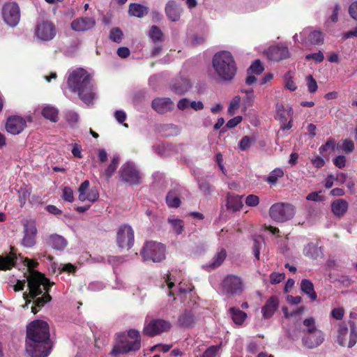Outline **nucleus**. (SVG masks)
<instances>
[{"label":"nucleus","mask_w":357,"mask_h":357,"mask_svg":"<svg viewBox=\"0 0 357 357\" xmlns=\"http://www.w3.org/2000/svg\"><path fill=\"white\" fill-rule=\"evenodd\" d=\"M24 262L29 270V275L27 278L29 293L25 292L23 294V298L26 301V303L22 307H25L30 303L31 300L29 298H35L44 291L45 293L41 297L37 298L34 301V305L31 307V312L36 314L46 303L51 300V297L47 292L52 284L40 273L33 270L38 264L36 261L26 258Z\"/></svg>","instance_id":"obj_1"},{"label":"nucleus","mask_w":357,"mask_h":357,"mask_svg":"<svg viewBox=\"0 0 357 357\" xmlns=\"http://www.w3.org/2000/svg\"><path fill=\"white\" fill-rule=\"evenodd\" d=\"M52 349L49 326L46 321L36 320L27 327L26 351L31 357H47Z\"/></svg>","instance_id":"obj_2"},{"label":"nucleus","mask_w":357,"mask_h":357,"mask_svg":"<svg viewBox=\"0 0 357 357\" xmlns=\"http://www.w3.org/2000/svg\"><path fill=\"white\" fill-rule=\"evenodd\" d=\"M68 85L74 92H77L80 99L87 105H93L96 97L93 85L90 75L83 68L72 70L68 77Z\"/></svg>","instance_id":"obj_3"},{"label":"nucleus","mask_w":357,"mask_h":357,"mask_svg":"<svg viewBox=\"0 0 357 357\" xmlns=\"http://www.w3.org/2000/svg\"><path fill=\"white\" fill-rule=\"evenodd\" d=\"M141 348V335L138 331L130 329L127 333L116 334L115 343L110 354L113 357L138 351Z\"/></svg>","instance_id":"obj_4"},{"label":"nucleus","mask_w":357,"mask_h":357,"mask_svg":"<svg viewBox=\"0 0 357 357\" xmlns=\"http://www.w3.org/2000/svg\"><path fill=\"white\" fill-rule=\"evenodd\" d=\"M212 66L218 79L222 81H231L236 73V65L231 54L228 51H221L215 54Z\"/></svg>","instance_id":"obj_5"},{"label":"nucleus","mask_w":357,"mask_h":357,"mask_svg":"<svg viewBox=\"0 0 357 357\" xmlns=\"http://www.w3.org/2000/svg\"><path fill=\"white\" fill-rule=\"evenodd\" d=\"M141 255L144 261L159 262L165 257V247L163 244L153 241L147 242L143 247Z\"/></svg>","instance_id":"obj_6"},{"label":"nucleus","mask_w":357,"mask_h":357,"mask_svg":"<svg viewBox=\"0 0 357 357\" xmlns=\"http://www.w3.org/2000/svg\"><path fill=\"white\" fill-rule=\"evenodd\" d=\"M295 213L294 208L289 204L276 203L269 209V215L274 221L284 222L291 219Z\"/></svg>","instance_id":"obj_7"},{"label":"nucleus","mask_w":357,"mask_h":357,"mask_svg":"<svg viewBox=\"0 0 357 357\" xmlns=\"http://www.w3.org/2000/svg\"><path fill=\"white\" fill-rule=\"evenodd\" d=\"M298 36L301 43L305 45H321L324 41V33L320 31L313 29L312 27L304 29L299 35L295 34L294 36L295 43L298 41Z\"/></svg>","instance_id":"obj_8"},{"label":"nucleus","mask_w":357,"mask_h":357,"mask_svg":"<svg viewBox=\"0 0 357 357\" xmlns=\"http://www.w3.org/2000/svg\"><path fill=\"white\" fill-rule=\"evenodd\" d=\"M120 178L124 183L137 185L140 183L141 173L133 162L123 164L120 169Z\"/></svg>","instance_id":"obj_9"},{"label":"nucleus","mask_w":357,"mask_h":357,"mask_svg":"<svg viewBox=\"0 0 357 357\" xmlns=\"http://www.w3.org/2000/svg\"><path fill=\"white\" fill-rule=\"evenodd\" d=\"M56 33V27L50 21H42L35 28V36L40 41H50L54 38Z\"/></svg>","instance_id":"obj_10"},{"label":"nucleus","mask_w":357,"mask_h":357,"mask_svg":"<svg viewBox=\"0 0 357 357\" xmlns=\"http://www.w3.org/2000/svg\"><path fill=\"white\" fill-rule=\"evenodd\" d=\"M4 22L11 27L16 26L20 20V8L14 2L6 3L2 8Z\"/></svg>","instance_id":"obj_11"},{"label":"nucleus","mask_w":357,"mask_h":357,"mask_svg":"<svg viewBox=\"0 0 357 357\" xmlns=\"http://www.w3.org/2000/svg\"><path fill=\"white\" fill-rule=\"evenodd\" d=\"M222 289L228 296L238 294L243 291L242 280L236 275H229L223 280Z\"/></svg>","instance_id":"obj_12"},{"label":"nucleus","mask_w":357,"mask_h":357,"mask_svg":"<svg viewBox=\"0 0 357 357\" xmlns=\"http://www.w3.org/2000/svg\"><path fill=\"white\" fill-rule=\"evenodd\" d=\"M172 328L169 321L164 319H153L146 323L144 327V334L149 336H155L164 332H167Z\"/></svg>","instance_id":"obj_13"},{"label":"nucleus","mask_w":357,"mask_h":357,"mask_svg":"<svg viewBox=\"0 0 357 357\" xmlns=\"http://www.w3.org/2000/svg\"><path fill=\"white\" fill-rule=\"evenodd\" d=\"M116 242L119 248L129 250L134 243V231L128 225L121 226L117 231Z\"/></svg>","instance_id":"obj_14"},{"label":"nucleus","mask_w":357,"mask_h":357,"mask_svg":"<svg viewBox=\"0 0 357 357\" xmlns=\"http://www.w3.org/2000/svg\"><path fill=\"white\" fill-rule=\"evenodd\" d=\"M337 341L342 346H347L349 348L352 347L357 342L356 328L351 326L349 333L347 327L341 324L338 329Z\"/></svg>","instance_id":"obj_15"},{"label":"nucleus","mask_w":357,"mask_h":357,"mask_svg":"<svg viewBox=\"0 0 357 357\" xmlns=\"http://www.w3.org/2000/svg\"><path fill=\"white\" fill-rule=\"evenodd\" d=\"M89 181H84L79 186V200L81 202L89 201L94 202L99 197V193L96 188H89Z\"/></svg>","instance_id":"obj_16"},{"label":"nucleus","mask_w":357,"mask_h":357,"mask_svg":"<svg viewBox=\"0 0 357 357\" xmlns=\"http://www.w3.org/2000/svg\"><path fill=\"white\" fill-rule=\"evenodd\" d=\"M96 25L93 17L84 16L75 19L70 24L71 29L77 32H84L92 29Z\"/></svg>","instance_id":"obj_17"},{"label":"nucleus","mask_w":357,"mask_h":357,"mask_svg":"<svg viewBox=\"0 0 357 357\" xmlns=\"http://www.w3.org/2000/svg\"><path fill=\"white\" fill-rule=\"evenodd\" d=\"M26 126V121L20 116H10L6 121V130L12 135L20 134Z\"/></svg>","instance_id":"obj_18"},{"label":"nucleus","mask_w":357,"mask_h":357,"mask_svg":"<svg viewBox=\"0 0 357 357\" xmlns=\"http://www.w3.org/2000/svg\"><path fill=\"white\" fill-rule=\"evenodd\" d=\"M37 229L33 222H27L24 224V237L22 244L27 248L33 246L36 243Z\"/></svg>","instance_id":"obj_19"},{"label":"nucleus","mask_w":357,"mask_h":357,"mask_svg":"<svg viewBox=\"0 0 357 357\" xmlns=\"http://www.w3.org/2000/svg\"><path fill=\"white\" fill-rule=\"evenodd\" d=\"M292 114L291 108L284 109L283 106L277 109V119L281 121L280 128L282 130L290 129L292 127Z\"/></svg>","instance_id":"obj_20"},{"label":"nucleus","mask_w":357,"mask_h":357,"mask_svg":"<svg viewBox=\"0 0 357 357\" xmlns=\"http://www.w3.org/2000/svg\"><path fill=\"white\" fill-rule=\"evenodd\" d=\"M152 107L159 114H165L174 109V102L169 98H157L152 101Z\"/></svg>","instance_id":"obj_21"},{"label":"nucleus","mask_w":357,"mask_h":357,"mask_svg":"<svg viewBox=\"0 0 357 357\" xmlns=\"http://www.w3.org/2000/svg\"><path fill=\"white\" fill-rule=\"evenodd\" d=\"M324 340V335L322 331H316L309 334H305L303 337V342L305 346L312 349L320 345Z\"/></svg>","instance_id":"obj_22"},{"label":"nucleus","mask_w":357,"mask_h":357,"mask_svg":"<svg viewBox=\"0 0 357 357\" xmlns=\"http://www.w3.org/2000/svg\"><path fill=\"white\" fill-rule=\"evenodd\" d=\"M267 55L271 60L280 61L289 57V52L287 47L274 46L268 50Z\"/></svg>","instance_id":"obj_23"},{"label":"nucleus","mask_w":357,"mask_h":357,"mask_svg":"<svg viewBox=\"0 0 357 357\" xmlns=\"http://www.w3.org/2000/svg\"><path fill=\"white\" fill-rule=\"evenodd\" d=\"M279 306V301L278 297L273 296L268 299L266 304L261 308V312L264 319L271 318Z\"/></svg>","instance_id":"obj_24"},{"label":"nucleus","mask_w":357,"mask_h":357,"mask_svg":"<svg viewBox=\"0 0 357 357\" xmlns=\"http://www.w3.org/2000/svg\"><path fill=\"white\" fill-rule=\"evenodd\" d=\"M196 320L195 316L191 311L185 310L179 315L177 325L184 328H192L195 324Z\"/></svg>","instance_id":"obj_25"},{"label":"nucleus","mask_w":357,"mask_h":357,"mask_svg":"<svg viewBox=\"0 0 357 357\" xmlns=\"http://www.w3.org/2000/svg\"><path fill=\"white\" fill-rule=\"evenodd\" d=\"M182 8L174 1H168L165 6V13L168 18L172 22L179 20Z\"/></svg>","instance_id":"obj_26"},{"label":"nucleus","mask_w":357,"mask_h":357,"mask_svg":"<svg viewBox=\"0 0 357 357\" xmlns=\"http://www.w3.org/2000/svg\"><path fill=\"white\" fill-rule=\"evenodd\" d=\"M47 244L56 250H63L67 246V241L61 236L52 234L47 239Z\"/></svg>","instance_id":"obj_27"},{"label":"nucleus","mask_w":357,"mask_h":357,"mask_svg":"<svg viewBox=\"0 0 357 357\" xmlns=\"http://www.w3.org/2000/svg\"><path fill=\"white\" fill-rule=\"evenodd\" d=\"M191 88V83L188 78L176 79L172 87V90L176 94L181 95L187 92Z\"/></svg>","instance_id":"obj_28"},{"label":"nucleus","mask_w":357,"mask_h":357,"mask_svg":"<svg viewBox=\"0 0 357 357\" xmlns=\"http://www.w3.org/2000/svg\"><path fill=\"white\" fill-rule=\"evenodd\" d=\"M149 13V8L139 3H130L128 9V14L130 16L143 17Z\"/></svg>","instance_id":"obj_29"},{"label":"nucleus","mask_w":357,"mask_h":357,"mask_svg":"<svg viewBox=\"0 0 357 357\" xmlns=\"http://www.w3.org/2000/svg\"><path fill=\"white\" fill-rule=\"evenodd\" d=\"M180 189L170 190L166 196V202L170 208H177L181 204Z\"/></svg>","instance_id":"obj_30"},{"label":"nucleus","mask_w":357,"mask_h":357,"mask_svg":"<svg viewBox=\"0 0 357 357\" xmlns=\"http://www.w3.org/2000/svg\"><path fill=\"white\" fill-rule=\"evenodd\" d=\"M301 289L312 301H315L317 298V294L314 289L313 283L307 279H303L301 282Z\"/></svg>","instance_id":"obj_31"},{"label":"nucleus","mask_w":357,"mask_h":357,"mask_svg":"<svg viewBox=\"0 0 357 357\" xmlns=\"http://www.w3.org/2000/svg\"><path fill=\"white\" fill-rule=\"evenodd\" d=\"M333 213L337 216L343 215L348 208V203L344 199H337L331 204Z\"/></svg>","instance_id":"obj_32"},{"label":"nucleus","mask_w":357,"mask_h":357,"mask_svg":"<svg viewBox=\"0 0 357 357\" xmlns=\"http://www.w3.org/2000/svg\"><path fill=\"white\" fill-rule=\"evenodd\" d=\"M167 222L170 225L171 230L176 235H180L184 229V222L182 220L174 216L169 217Z\"/></svg>","instance_id":"obj_33"},{"label":"nucleus","mask_w":357,"mask_h":357,"mask_svg":"<svg viewBox=\"0 0 357 357\" xmlns=\"http://www.w3.org/2000/svg\"><path fill=\"white\" fill-rule=\"evenodd\" d=\"M243 206L242 197L228 195L227 206L228 208L231 209L233 211H239Z\"/></svg>","instance_id":"obj_34"},{"label":"nucleus","mask_w":357,"mask_h":357,"mask_svg":"<svg viewBox=\"0 0 357 357\" xmlns=\"http://www.w3.org/2000/svg\"><path fill=\"white\" fill-rule=\"evenodd\" d=\"M305 255L312 259H317L322 255L321 248L314 243L307 244L303 250Z\"/></svg>","instance_id":"obj_35"},{"label":"nucleus","mask_w":357,"mask_h":357,"mask_svg":"<svg viewBox=\"0 0 357 357\" xmlns=\"http://www.w3.org/2000/svg\"><path fill=\"white\" fill-rule=\"evenodd\" d=\"M226 256V251L224 249L220 250L215 255L211 262L208 265V267L211 269H215L220 266L225 259Z\"/></svg>","instance_id":"obj_36"},{"label":"nucleus","mask_w":357,"mask_h":357,"mask_svg":"<svg viewBox=\"0 0 357 357\" xmlns=\"http://www.w3.org/2000/svg\"><path fill=\"white\" fill-rule=\"evenodd\" d=\"M231 317L236 324L241 325L247 317V314L237 308L229 309Z\"/></svg>","instance_id":"obj_37"},{"label":"nucleus","mask_w":357,"mask_h":357,"mask_svg":"<svg viewBox=\"0 0 357 357\" xmlns=\"http://www.w3.org/2000/svg\"><path fill=\"white\" fill-rule=\"evenodd\" d=\"M17 257L11 253L6 257L0 256V270L10 269L15 264Z\"/></svg>","instance_id":"obj_38"},{"label":"nucleus","mask_w":357,"mask_h":357,"mask_svg":"<svg viewBox=\"0 0 357 357\" xmlns=\"http://www.w3.org/2000/svg\"><path fill=\"white\" fill-rule=\"evenodd\" d=\"M42 115L51 121L56 122L58 119V110L51 106H46L42 110Z\"/></svg>","instance_id":"obj_39"},{"label":"nucleus","mask_w":357,"mask_h":357,"mask_svg":"<svg viewBox=\"0 0 357 357\" xmlns=\"http://www.w3.org/2000/svg\"><path fill=\"white\" fill-rule=\"evenodd\" d=\"M119 163V156L116 155H114L110 164L107 166L106 169L104 172V175L107 177V178H109L115 171L117 169V167Z\"/></svg>","instance_id":"obj_40"},{"label":"nucleus","mask_w":357,"mask_h":357,"mask_svg":"<svg viewBox=\"0 0 357 357\" xmlns=\"http://www.w3.org/2000/svg\"><path fill=\"white\" fill-rule=\"evenodd\" d=\"M284 172L280 168H275L270 172L268 176L265 178V181L270 184H275L279 178L282 177Z\"/></svg>","instance_id":"obj_41"},{"label":"nucleus","mask_w":357,"mask_h":357,"mask_svg":"<svg viewBox=\"0 0 357 357\" xmlns=\"http://www.w3.org/2000/svg\"><path fill=\"white\" fill-rule=\"evenodd\" d=\"M303 326L305 327V329L304 330L305 334H309L314 332L316 333V331H321L317 327L315 320L312 317L305 319L303 321Z\"/></svg>","instance_id":"obj_42"},{"label":"nucleus","mask_w":357,"mask_h":357,"mask_svg":"<svg viewBox=\"0 0 357 357\" xmlns=\"http://www.w3.org/2000/svg\"><path fill=\"white\" fill-rule=\"evenodd\" d=\"M284 86L290 91H295L297 89V85L289 72L284 76Z\"/></svg>","instance_id":"obj_43"},{"label":"nucleus","mask_w":357,"mask_h":357,"mask_svg":"<svg viewBox=\"0 0 357 357\" xmlns=\"http://www.w3.org/2000/svg\"><path fill=\"white\" fill-rule=\"evenodd\" d=\"M221 344L209 347L203 353L202 357H218L220 355Z\"/></svg>","instance_id":"obj_44"},{"label":"nucleus","mask_w":357,"mask_h":357,"mask_svg":"<svg viewBox=\"0 0 357 357\" xmlns=\"http://www.w3.org/2000/svg\"><path fill=\"white\" fill-rule=\"evenodd\" d=\"M264 244V240L261 236L254 238L253 253L257 259H259L260 250Z\"/></svg>","instance_id":"obj_45"},{"label":"nucleus","mask_w":357,"mask_h":357,"mask_svg":"<svg viewBox=\"0 0 357 357\" xmlns=\"http://www.w3.org/2000/svg\"><path fill=\"white\" fill-rule=\"evenodd\" d=\"M255 142V138H251L248 136H244L238 143L239 149L243 151H247L254 143Z\"/></svg>","instance_id":"obj_46"},{"label":"nucleus","mask_w":357,"mask_h":357,"mask_svg":"<svg viewBox=\"0 0 357 357\" xmlns=\"http://www.w3.org/2000/svg\"><path fill=\"white\" fill-rule=\"evenodd\" d=\"M240 102H241V97L240 96H236L232 98V100H231V102L229 103L228 109H227V112L229 115L232 116L236 112V111L239 108Z\"/></svg>","instance_id":"obj_47"},{"label":"nucleus","mask_w":357,"mask_h":357,"mask_svg":"<svg viewBox=\"0 0 357 357\" xmlns=\"http://www.w3.org/2000/svg\"><path fill=\"white\" fill-rule=\"evenodd\" d=\"M149 37L153 41H162L163 34L160 29L156 26H152L149 31Z\"/></svg>","instance_id":"obj_48"},{"label":"nucleus","mask_w":357,"mask_h":357,"mask_svg":"<svg viewBox=\"0 0 357 357\" xmlns=\"http://www.w3.org/2000/svg\"><path fill=\"white\" fill-rule=\"evenodd\" d=\"M264 70V67L259 60H255L248 69V73L259 75Z\"/></svg>","instance_id":"obj_49"},{"label":"nucleus","mask_w":357,"mask_h":357,"mask_svg":"<svg viewBox=\"0 0 357 357\" xmlns=\"http://www.w3.org/2000/svg\"><path fill=\"white\" fill-rule=\"evenodd\" d=\"M305 82L308 92L314 93L318 89L317 81L310 75L306 77Z\"/></svg>","instance_id":"obj_50"},{"label":"nucleus","mask_w":357,"mask_h":357,"mask_svg":"<svg viewBox=\"0 0 357 357\" xmlns=\"http://www.w3.org/2000/svg\"><path fill=\"white\" fill-rule=\"evenodd\" d=\"M123 33L119 28H113L109 33V38L115 42L119 43L121 41Z\"/></svg>","instance_id":"obj_51"},{"label":"nucleus","mask_w":357,"mask_h":357,"mask_svg":"<svg viewBox=\"0 0 357 357\" xmlns=\"http://www.w3.org/2000/svg\"><path fill=\"white\" fill-rule=\"evenodd\" d=\"M241 92L245 94V102L248 105H252L255 100L254 91L252 89H241Z\"/></svg>","instance_id":"obj_52"},{"label":"nucleus","mask_w":357,"mask_h":357,"mask_svg":"<svg viewBox=\"0 0 357 357\" xmlns=\"http://www.w3.org/2000/svg\"><path fill=\"white\" fill-rule=\"evenodd\" d=\"M335 147V142L334 139L330 138L327 140L325 144L320 146L319 151L321 154H324L328 150H334Z\"/></svg>","instance_id":"obj_53"},{"label":"nucleus","mask_w":357,"mask_h":357,"mask_svg":"<svg viewBox=\"0 0 357 357\" xmlns=\"http://www.w3.org/2000/svg\"><path fill=\"white\" fill-rule=\"evenodd\" d=\"M245 203L250 207H255L259 204V197L255 195H249L246 197Z\"/></svg>","instance_id":"obj_54"},{"label":"nucleus","mask_w":357,"mask_h":357,"mask_svg":"<svg viewBox=\"0 0 357 357\" xmlns=\"http://www.w3.org/2000/svg\"><path fill=\"white\" fill-rule=\"evenodd\" d=\"M285 278L284 273H272L270 275V282L272 284H276L281 282Z\"/></svg>","instance_id":"obj_55"},{"label":"nucleus","mask_w":357,"mask_h":357,"mask_svg":"<svg viewBox=\"0 0 357 357\" xmlns=\"http://www.w3.org/2000/svg\"><path fill=\"white\" fill-rule=\"evenodd\" d=\"M175 274L176 272H171L169 275H167V278L165 279V282L169 289H172L174 286V283L178 282Z\"/></svg>","instance_id":"obj_56"},{"label":"nucleus","mask_w":357,"mask_h":357,"mask_svg":"<svg viewBox=\"0 0 357 357\" xmlns=\"http://www.w3.org/2000/svg\"><path fill=\"white\" fill-rule=\"evenodd\" d=\"M305 59L307 60L313 59L317 63H321L324 59V56L323 53L321 51H319L318 52L313 53V54H309L305 56Z\"/></svg>","instance_id":"obj_57"},{"label":"nucleus","mask_w":357,"mask_h":357,"mask_svg":"<svg viewBox=\"0 0 357 357\" xmlns=\"http://www.w3.org/2000/svg\"><path fill=\"white\" fill-rule=\"evenodd\" d=\"M63 199L68 202H72L74 199L73 190L69 187H65L63 190Z\"/></svg>","instance_id":"obj_58"},{"label":"nucleus","mask_w":357,"mask_h":357,"mask_svg":"<svg viewBox=\"0 0 357 357\" xmlns=\"http://www.w3.org/2000/svg\"><path fill=\"white\" fill-rule=\"evenodd\" d=\"M342 149L346 153H351L354 149V144L350 139H345L342 142Z\"/></svg>","instance_id":"obj_59"},{"label":"nucleus","mask_w":357,"mask_h":357,"mask_svg":"<svg viewBox=\"0 0 357 357\" xmlns=\"http://www.w3.org/2000/svg\"><path fill=\"white\" fill-rule=\"evenodd\" d=\"M66 118L68 122H69L71 125H74L78 121V114L73 111H69L66 114Z\"/></svg>","instance_id":"obj_60"},{"label":"nucleus","mask_w":357,"mask_h":357,"mask_svg":"<svg viewBox=\"0 0 357 357\" xmlns=\"http://www.w3.org/2000/svg\"><path fill=\"white\" fill-rule=\"evenodd\" d=\"M190 100L186 98H181L177 102V108L179 110H185L190 107Z\"/></svg>","instance_id":"obj_61"},{"label":"nucleus","mask_w":357,"mask_h":357,"mask_svg":"<svg viewBox=\"0 0 357 357\" xmlns=\"http://www.w3.org/2000/svg\"><path fill=\"white\" fill-rule=\"evenodd\" d=\"M89 289L93 291H98L102 290L105 288V284L101 282H93L89 284Z\"/></svg>","instance_id":"obj_62"},{"label":"nucleus","mask_w":357,"mask_h":357,"mask_svg":"<svg viewBox=\"0 0 357 357\" xmlns=\"http://www.w3.org/2000/svg\"><path fill=\"white\" fill-rule=\"evenodd\" d=\"M242 121V116H236L231 119L229 120L226 124V126L228 128H235L238 124H239Z\"/></svg>","instance_id":"obj_63"},{"label":"nucleus","mask_w":357,"mask_h":357,"mask_svg":"<svg viewBox=\"0 0 357 357\" xmlns=\"http://www.w3.org/2000/svg\"><path fill=\"white\" fill-rule=\"evenodd\" d=\"M350 16L355 20H357V1L353 2L349 8Z\"/></svg>","instance_id":"obj_64"}]
</instances>
